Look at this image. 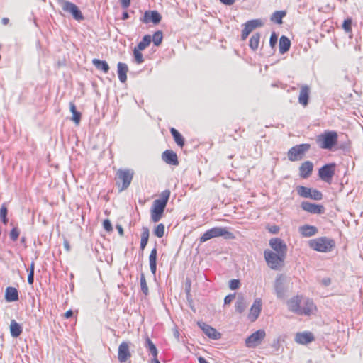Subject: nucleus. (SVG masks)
<instances>
[{
    "mask_svg": "<svg viewBox=\"0 0 363 363\" xmlns=\"http://www.w3.org/2000/svg\"><path fill=\"white\" fill-rule=\"evenodd\" d=\"M149 235H150V231H149L148 228L143 227L142 229L141 240H140V249L142 250H143L145 248V247L148 242Z\"/></svg>",
    "mask_w": 363,
    "mask_h": 363,
    "instance_id": "33",
    "label": "nucleus"
},
{
    "mask_svg": "<svg viewBox=\"0 0 363 363\" xmlns=\"http://www.w3.org/2000/svg\"><path fill=\"white\" fill-rule=\"evenodd\" d=\"M266 333L264 330H258L251 334L245 340L247 347H255L264 340Z\"/></svg>",
    "mask_w": 363,
    "mask_h": 363,
    "instance_id": "13",
    "label": "nucleus"
},
{
    "mask_svg": "<svg viewBox=\"0 0 363 363\" xmlns=\"http://www.w3.org/2000/svg\"><path fill=\"white\" fill-rule=\"evenodd\" d=\"M220 236H225L227 238H234L233 233L229 232L226 228L215 227L206 231L200 238V242H204L211 238Z\"/></svg>",
    "mask_w": 363,
    "mask_h": 363,
    "instance_id": "8",
    "label": "nucleus"
},
{
    "mask_svg": "<svg viewBox=\"0 0 363 363\" xmlns=\"http://www.w3.org/2000/svg\"><path fill=\"white\" fill-rule=\"evenodd\" d=\"M308 246L313 250L320 252H328L333 250L335 242L333 239L328 237H319L310 240Z\"/></svg>",
    "mask_w": 363,
    "mask_h": 363,
    "instance_id": "4",
    "label": "nucleus"
},
{
    "mask_svg": "<svg viewBox=\"0 0 363 363\" xmlns=\"http://www.w3.org/2000/svg\"><path fill=\"white\" fill-rule=\"evenodd\" d=\"M316 143L320 148L331 150L338 143V135L334 130H325L316 137Z\"/></svg>",
    "mask_w": 363,
    "mask_h": 363,
    "instance_id": "3",
    "label": "nucleus"
},
{
    "mask_svg": "<svg viewBox=\"0 0 363 363\" xmlns=\"http://www.w3.org/2000/svg\"><path fill=\"white\" fill-rule=\"evenodd\" d=\"M298 194L303 198H310L313 200L320 201L323 199V194L315 189L298 186L296 188Z\"/></svg>",
    "mask_w": 363,
    "mask_h": 363,
    "instance_id": "11",
    "label": "nucleus"
},
{
    "mask_svg": "<svg viewBox=\"0 0 363 363\" xmlns=\"http://www.w3.org/2000/svg\"><path fill=\"white\" fill-rule=\"evenodd\" d=\"M92 62L99 70H101L104 73H106L109 69V67L106 62L105 61L99 60L98 59H94Z\"/></svg>",
    "mask_w": 363,
    "mask_h": 363,
    "instance_id": "38",
    "label": "nucleus"
},
{
    "mask_svg": "<svg viewBox=\"0 0 363 363\" xmlns=\"http://www.w3.org/2000/svg\"><path fill=\"white\" fill-rule=\"evenodd\" d=\"M240 284V281L238 279H232L230 281L229 287L230 289L235 290L239 288Z\"/></svg>",
    "mask_w": 363,
    "mask_h": 363,
    "instance_id": "47",
    "label": "nucleus"
},
{
    "mask_svg": "<svg viewBox=\"0 0 363 363\" xmlns=\"http://www.w3.org/2000/svg\"><path fill=\"white\" fill-rule=\"evenodd\" d=\"M275 291L278 298H283L284 295V277L282 274L279 275L274 284Z\"/></svg>",
    "mask_w": 363,
    "mask_h": 363,
    "instance_id": "26",
    "label": "nucleus"
},
{
    "mask_svg": "<svg viewBox=\"0 0 363 363\" xmlns=\"http://www.w3.org/2000/svg\"><path fill=\"white\" fill-rule=\"evenodd\" d=\"M9 18H4L2 19V23H3V24H4V25L8 24V23H9Z\"/></svg>",
    "mask_w": 363,
    "mask_h": 363,
    "instance_id": "59",
    "label": "nucleus"
},
{
    "mask_svg": "<svg viewBox=\"0 0 363 363\" xmlns=\"http://www.w3.org/2000/svg\"><path fill=\"white\" fill-rule=\"evenodd\" d=\"M262 308V301L259 298L255 299L253 304L252 305L249 313L248 319L251 322H255L259 317Z\"/></svg>",
    "mask_w": 363,
    "mask_h": 363,
    "instance_id": "17",
    "label": "nucleus"
},
{
    "mask_svg": "<svg viewBox=\"0 0 363 363\" xmlns=\"http://www.w3.org/2000/svg\"><path fill=\"white\" fill-rule=\"evenodd\" d=\"M290 311L299 315H311L317 309L313 300L303 296L296 295L287 301Z\"/></svg>",
    "mask_w": 363,
    "mask_h": 363,
    "instance_id": "1",
    "label": "nucleus"
},
{
    "mask_svg": "<svg viewBox=\"0 0 363 363\" xmlns=\"http://www.w3.org/2000/svg\"><path fill=\"white\" fill-rule=\"evenodd\" d=\"M133 175L134 172L131 169H118L117 171L115 185L118 187L119 192L123 191L130 186Z\"/></svg>",
    "mask_w": 363,
    "mask_h": 363,
    "instance_id": "6",
    "label": "nucleus"
},
{
    "mask_svg": "<svg viewBox=\"0 0 363 363\" xmlns=\"http://www.w3.org/2000/svg\"><path fill=\"white\" fill-rule=\"evenodd\" d=\"M131 352L129 343L123 342L118 347V360L119 363H131Z\"/></svg>",
    "mask_w": 363,
    "mask_h": 363,
    "instance_id": "12",
    "label": "nucleus"
},
{
    "mask_svg": "<svg viewBox=\"0 0 363 363\" xmlns=\"http://www.w3.org/2000/svg\"><path fill=\"white\" fill-rule=\"evenodd\" d=\"M62 9L65 12L72 14L73 18L77 21L84 19V16L78 6L72 2L67 1H64L62 4Z\"/></svg>",
    "mask_w": 363,
    "mask_h": 363,
    "instance_id": "14",
    "label": "nucleus"
},
{
    "mask_svg": "<svg viewBox=\"0 0 363 363\" xmlns=\"http://www.w3.org/2000/svg\"><path fill=\"white\" fill-rule=\"evenodd\" d=\"M10 332L13 337H18L22 333L21 326L15 320L11 321Z\"/></svg>",
    "mask_w": 363,
    "mask_h": 363,
    "instance_id": "30",
    "label": "nucleus"
},
{
    "mask_svg": "<svg viewBox=\"0 0 363 363\" xmlns=\"http://www.w3.org/2000/svg\"><path fill=\"white\" fill-rule=\"evenodd\" d=\"M315 340L312 333L306 331L303 333H297L295 335V341L301 345H306Z\"/></svg>",
    "mask_w": 363,
    "mask_h": 363,
    "instance_id": "21",
    "label": "nucleus"
},
{
    "mask_svg": "<svg viewBox=\"0 0 363 363\" xmlns=\"http://www.w3.org/2000/svg\"><path fill=\"white\" fill-rule=\"evenodd\" d=\"M222 4L228 6L233 5L235 0H219Z\"/></svg>",
    "mask_w": 363,
    "mask_h": 363,
    "instance_id": "53",
    "label": "nucleus"
},
{
    "mask_svg": "<svg viewBox=\"0 0 363 363\" xmlns=\"http://www.w3.org/2000/svg\"><path fill=\"white\" fill-rule=\"evenodd\" d=\"M151 41V36L150 35H145L138 45L135 47L133 50V56L137 64H141L144 62L142 51L150 45Z\"/></svg>",
    "mask_w": 363,
    "mask_h": 363,
    "instance_id": "9",
    "label": "nucleus"
},
{
    "mask_svg": "<svg viewBox=\"0 0 363 363\" xmlns=\"http://www.w3.org/2000/svg\"><path fill=\"white\" fill-rule=\"evenodd\" d=\"M152 40L155 46H159L161 45L163 40V33L162 31L158 30L154 33L152 37H151Z\"/></svg>",
    "mask_w": 363,
    "mask_h": 363,
    "instance_id": "39",
    "label": "nucleus"
},
{
    "mask_svg": "<svg viewBox=\"0 0 363 363\" xmlns=\"http://www.w3.org/2000/svg\"><path fill=\"white\" fill-rule=\"evenodd\" d=\"M263 23L259 19L250 20L244 24V28L242 31L241 39L245 40L249 34L255 28L262 26Z\"/></svg>",
    "mask_w": 363,
    "mask_h": 363,
    "instance_id": "15",
    "label": "nucleus"
},
{
    "mask_svg": "<svg viewBox=\"0 0 363 363\" xmlns=\"http://www.w3.org/2000/svg\"><path fill=\"white\" fill-rule=\"evenodd\" d=\"M103 226H104V228L108 232H111L112 230L111 223L110 220L108 219H106L104 220Z\"/></svg>",
    "mask_w": 363,
    "mask_h": 363,
    "instance_id": "48",
    "label": "nucleus"
},
{
    "mask_svg": "<svg viewBox=\"0 0 363 363\" xmlns=\"http://www.w3.org/2000/svg\"><path fill=\"white\" fill-rule=\"evenodd\" d=\"M164 233H165V227L163 223H160V224L157 225L155 227L154 230H153L154 235L159 238H162L164 235Z\"/></svg>",
    "mask_w": 363,
    "mask_h": 363,
    "instance_id": "40",
    "label": "nucleus"
},
{
    "mask_svg": "<svg viewBox=\"0 0 363 363\" xmlns=\"http://www.w3.org/2000/svg\"><path fill=\"white\" fill-rule=\"evenodd\" d=\"M145 347L148 349V350L152 355V359H157V350L154 343L152 342V341L148 337L145 340Z\"/></svg>",
    "mask_w": 363,
    "mask_h": 363,
    "instance_id": "35",
    "label": "nucleus"
},
{
    "mask_svg": "<svg viewBox=\"0 0 363 363\" xmlns=\"http://www.w3.org/2000/svg\"><path fill=\"white\" fill-rule=\"evenodd\" d=\"M200 326L205 334L209 337L215 340L220 338V334L218 333L215 328L205 323H203L202 325H200Z\"/></svg>",
    "mask_w": 363,
    "mask_h": 363,
    "instance_id": "27",
    "label": "nucleus"
},
{
    "mask_svg": "<svg viewBox=\"0 0 363 363\" xmlns=\"http://www.w3.org/2000/svg\"><path fill=\"white\" fill-rule=\"evenodd\" d=\"M269 245L275 253L286 255L287 245L281 238H274L270 239Z\"/></svg>",
    "mask_w": 363,
    "mask_h": 363,
    "instance_id": "16",
    "label": "nucleus"
},
{
    "mask_svg": "<svg viewBox=\"0 0 363 363\" xmlns=\"http://www.w3.org/2000/svg\"><path fill=\"white\" fill-rule=\"evenodd\" d=\"M7 212H8V210H7L6 205L3 204L0 208V217L1 218L2 222L4 224H6L8 223V219L6 217Z\"/></svg>",
    "mask_w": 363,
    "mask_h": 363,
    "instance_id": "42",
    "label": "nucleus"
},
{
    "mask_svg": "<svg viewBox=\"0 0 363 363\" xmlns=\"http://www.w3.org/2000/svg\"><path fill=\"white\" fill-rule=\"evenodd\" d=\"M162 20V16L157 11H146L144 13L142 21L144 23H149L150 22L154 24L159 23Z\"/></svg>",
    "mask_w": 363,
    "mask_h": 363,
    "instance_id": "19",
    "label": "nucleus"
},
{
    "mask_svg": "<svg viewBox=\"0 0 363 363\" xmlns=\"http://www.w3.org/2000/svg\"><path fill=\"white\" fill-rule=\"evenodd\" d=\"M169 196L170 191L166 189L160 194V199L153 201L150 209V216L152 222L157 223L162 218Z\"/></svg>",
    "mask_w": 363,
    "mask_h": 363,
    "instance_id": "2",
    "label": "nucleus"
},
{
    "mask_svg": "<svg viewBox=\"0 0 363 363\" xmlns=\"http://www.w3.org/2000/svg\"><path fill=\"white\" fill-rule=\"evenodd\" d=\"M286 256V255L275 253L270 250H266L264 252V257L267 266L274 270H279L284 267Z\"/></svg>",
    "mask_w": 363,
    "mask_h": 363,
    "instance_id": "5",
    "label": "nucleus"
},
{
    "mask_svg": "<svg viewBox=\"0 0 363 363\" xmlns=\"http://www.w3.org/2000/svg\"><path fill=\"white\" fill-rule=\"evenodd\" d=\"M63 245H64L65 249L67 252H69L70 250V249H71L70 245H69V241L67 240H66V239L64 240Z\"/></svg>",
    "mask_w": 363,
    "mask_h": 363,
    "instance_id": "54",
    "label": "nucleus"
},
{
    "mask_svg": "<svg viewBox=\"0 0 363 363\" xmlns=\"http://www.w3.org/2000/svg\"><path fill=\"white\" fill-rule=\"evenodd\" d=\"M314 165L311 161L302 162L298 167V174L300 178L306 179L311 177L313 173Z\"/></svg>",
    "mask_w": 363,
    "mask_h": 363,
    "instance_id": "18",
    "label": "nucleus"
},
{
    "mask_svg": "<svg viewBox=\"0 0 363 363\" xmlns=\"http://www.w3.org/2000/svg\"><path fill=\"white\" fill-rule=\"evenodd\" d=\"M73 315V312L72 310H68L67 311L65 312V313L64 314V316L65 318H71L72 316Z\"/></svg>",
    "mask_w": 363,
    "mask_h": 363,
    "instance_id": "55",
    "label": "nucleus"
},
{
    "mask_svg": "<svg viewBox=\"0 0 363 363\" xmlns=\"http://www.w3.org/2000/svg\"><path fill=\"white\" fill-rule=\"evenodd\" d=\"M310 148L311 145L308 143L296 145L289 150L287 152L288 159L291 162L301 160Z\"/></svg>",
    "mask_w": 363,
    "mask_h": 363,
    "instance_id": "7",
    "label": "nucleus"
},
{
    "mask_svg": "<svg viewBox=\"0 0 363 363\" xmlns=\"http://www.w3.org/2000/svg\"><path fill=\"white\" fill-rule=\"evenodd\" d=\"M291 46L289 39L286 36H281L279 39V52L284 54L286 52Z\"/></svg>",
    "mask_w": 363,
    "mask_h": 363,
    "instance_id": "31",
    "label": "nucleus"
},
{
    "mask_svg": "<svg viewBox=\"0 0 363 363\" xmlns=\"http://www.w3.org/2000/svg\"><path fill=\"white\" fill-rule=\"evenodd\" d=\"M342 28L346 33L352 32V20L350 18L345 19L342 23Z\"/></svg>",
    "mask_w": 363,
    "mask_h": 363,
    "instance_id": "44",
    "label": "nucleus"
},
{
    "mask_svg": "<svg viewBox=\"0 0 363 363\" xmlns=\"http://www.w3.org/2000/svg\"><path fill=\"white\" fill-rule=\"evenodd\" d=\"M153 363H160L157 359H152Z\"/></svg>",
    "mask_w": 363,
    "mask_h": 363,
    "instance_id": "60",
    "label": "nucleus"
},
{
    "mask_svg": "<svg viewBox=\"0 0 363 363\" xmlns=\"http://www.w3.org/2000/svg\"><path fill=\"white\" fill-rule=\"evenodd\" d=\"M69 108L72 113V120L75 123L76 125H79L81 120V113L77 111L76 106L73 102L69 104Z\"/></svg>",
    "mask_w": 363,
    "mask_h": 363,
    "instance_id": "34",
    "label": "nucleus"
},
{
    "mask_svg": "<svg viewBox=\"0 0 363 363\" xmlns=\"http://www.w3.org/2000/svg\"><path fill=\"white\" fill-rule=\"evenodd\" d=\"M234 298L235 294H229L226 296L224 299L225 304H230Z\"/></svg>",
    "mask_w": 363,
    "mask_h": 363,
    "instance_id": "51",
    "label": "nucleus"
},
{
    "mask_svg": "<svg viewBox=\"0 0 363 363\" xmlns=\"http://www.w3.org/2000/svg\"><path fill=\"white\" fill-rule=\"evenodd\" d=\"M335 163H330L323 165L318 170V176L323 182L331 184L335 171Z\"/></svg>",
    "mask_w": 363,
    "mask_h": 363,
    "instance_id": "10",
    "label": "nucleus"
},
{
    "mask_svg": "<svg viewBox=\"0 0 363 363\" xmlns=\"http://www.w3.org/2000/svg\"><path fill=\"white\" fill-rule=\"evenodd\" d=\"M299 232L303 237H311L318 233V228L313 225H303L299 228Z\"/></svg>",
    "mask_w": 363,
    "mask_h": 363,
    "instance_id": "25",
    "label": "nucleus"
},
{
    "mask_svg": "<svg viewBox=\"0 0 363 363\" xmlns=\"http://www.w3.org/2000/svg\"><path fill=\"white\" fill-rule=\"evenodd\" d=\"M19 230L17 228H13L10 232V238L13 241L17 240L19 236Z\"/></svg>",
    "mask_w": 363,
    "mask_h": 363,
    "instance_id": "46",
    "label": "nucleus"
},
{
    "mask_svg": "<svg viewBox=\"0 0 363 363\" xmlns=\"http://www.w3.org/2000/svg\"><path fill=\"white\" fill-rule=\"evenodd\" d=\"M301 206L303 211L311 213L321 214L325 211V208L323 206L311 203L308 201L302 202Z\"/></svg>",
    "mask_w": 363,
    "mask_h": 363,
    "instance_id": "20",
    "label": "nucleus"
},
{
    "mask_svg": "<svg viewBox=\"0 0 363 363\" xmlns=\"http://www.w3.org/2000/svg\"><path fill=\"white\" fill-rule=\"evenodd\" d=\"M246 308L245 302L243 299L238 301L235 304V309L239 313H242Z\"/></svg>",
    "mask_w": 363,
    "mask_h": 363,
    "instance_id": "45",
    "label": "nucleus"
},
{
    "mask_svg": "<svg viewBox=\"0 0 363 363\" xmlns=\"http://www.w3.org/2000/svg\"><path fill=\"white\" fill-rule=\"evenodd\" d=\"M121 4L123 8L126 9L130 4V0H120Z\"/></svg>",
    "mask_w": 363,
    "mask_h": 363,
    "instance_id": "52",
    "label": "nucleus"
},
{
    "mask_svg": "<svg viewBox=\"0 0 363 363\" xmlns=\"http://www.w3.org/2000/svg\"><path fill=\"white\" fill-rule=\"evenodd\" d=\"M310 89L307 85L301 87L298 96V102L304 107L308 105L309 99Z\"/></svg>",
    "mask_w": 363,
    "mask_h": 363,
    "instance_id": "24",
    "label": "nucleus"
},
{
    "mask_svg": "<svg viewBox=\"0 0 363 363\" xmlns=\"http://www.w3.org/2000/svg\"><path fill=\"white\" fill-rule=\"evenodd\" d=\"M140 287H141V290H142L143 293L145 295H147L149 292V290H148V287L147 285L145 277L143 274H142L140 276Z\"/></svg>",
    "mask_w": 363,
    "mask_h": 363,
    "instance_id": "41",
    "label": "nucleus"
},
{
    "mask_svg": "<svg viewBox=\"0 0 363 363\" xmlns=\"http://www.w3.org/2000/svg\"><path fill=\"white\" fill-rule=\"evenodd\" d=\"M128 17H129V15H128V12L127 11L123 12L122 19L125 20V19L128 18Z\"/></svg>",
    "mask_w": 363,
    "mask_h": 363,
    "instance_id": "57",
    "label": "nucleus"
},
{
    "mask_svg": "<svg viewBox=\"0 0 363 363\" xmlns=\"http://www.w3.org/2000/svg\"><path fill=\"white\" fill-rule=\"evenodd\" d=\"M5 300L7 302H14L19 299L18 290L13 286H8L5 290Z\"/></svg>",
    "mask_w": 363,
    "mask_h": 363,
    "instance_id": "23",
    "label": "nucleus"
},
{
    "mask_svg": "<svg viewBox=\"0 0 363 363\" xmlns=\"http://www.w3.org/2000/svg\"><path fill=\"white\" fill-rule=\"evenodd\" d=\"M277 36L276 35L275 33H272L271 34V36H270V39H269V43H270V45L273 48L274 47V45H276L277 43Z\"/></svg>",
    "mask_w": 363,
    "mask_h": 363,
    "instance_id": "50",
    "label": "nucleus"
},
{
    "mask_svg": "<svg viewBox=\"0 0 363 363\" xmlns=\"http://www.w3.org/2000/svg\"><path fill=\"white\" fill-rule=\"evenodd\" d=\"M34 269L35 262H32L30 267V272L28 276V282L29 284H33L34 281Z\"/></svg>",
    "mask_w": 363,
    "mask_h": 363,
    "instance_id": "43",
    "label": "nucleus"
},
{
    "mask_svg": "<svg viewBox=\"0 0 363 363\" xmlns=\"http://www.w3.org/2000/svg\"><path fill=\"white\" fill-rule=\"evenodd\" d=\"M199 363H208V362L205 359V358H203V357H199Z\"/></svg>",
    "mask_w": 363,
    "mask_h": 363,
    "instance_id": "58",
    "label": "nucleus"
},
{
    "mask_svg": "<svg viewBox=\"0 0 363 363\" xmlns=\"http://www.w3.org/2000/svg\"><path fill=\"white\" fill-rule=\"evenodd\" d=\"M170 132H171L172 135L174 138L175 143L179 147H183L184 145V139L183 136L174 128H171Z\"/></svg>",
    "mask_w": 363,
    "mask_h": 363,
    "instance_id": "32",
    "label": "nucleus"
},
{
    "mask_svg": "<svg viewBox=\"0 0 363 363\" xmlns=\"http://www.w3.org/2000/svg\"><path fill=\"white\" fill-rule=\"evenodd\" d=\"M116 228H117V230H118V232L119 235H120L121 236H123V234H124V233H123V228H122L121 225H117V226H116Z\"/></svg>",
    "mask_w": 363,
    "mask_h": 363,
    "instance_id": "56",
    "label": "nucleus"
},
{
    "mask_svg": "<svg viewBox=\"0 0 363 363\" xmlns=\"http://www.w3.org/2000/svg\"><path fill=\"white\" fill-rule=\"evenodd\" d=\"M128 67L126 64L119 62L118 64V76L121 82H126Z\"/></svg>",
    "mask_w": 363,
    "mask_h": 363,
    "instance_id": "28",
    "label": "nucleus"
},
{
    "mask_svg": "<svg viewBox=\"0 0 363 363\" xmlns=\"http://www.w3.org/2000/svg\"><path fill=\"white\" fill-rule=\"evenodd\" d=\"M162 158L168 164L174 166L179 164L178 157L172 150H165L162 155Z\"/></svg>",
    "mask_w": 363,
    "mask_h": 363,
    "instance_id": "22",
    "label": "nucleus"
},
{
    "mask_svg": "<svg viewBox=\"0 0 363 363\" xmlns=\"http://www.w3.org/2000/svg\"><path fill=\"white\" fill-rule=\"evenodd\" d=\"M157 255L156 247L153 248L149 255L150 268L152 274H155L157 269Z\"/></svg>",
    "mask_w": 363,
    "mask_h": 363,
    "instance_id": "29",
    "label": "nucleus"
},
{
    "mask_svg": "<svg viewBox=\"0 0 363 363\" xmlns=\"http://www.w3.org/2000/svg\"><path fill=\"white\" fill-rule=\"evenodd\" d=\"M286 15V12L285 11H275L271 16V21L277 24H281L282 19Z\"/></svg>",
    "mask_w": 363,
    "mask_h": 363,
    "instance_id": "36",
    "label": "nucleus"
},
{
    "mask_svg": "<svg viewBox=\"0 0 363 363\" xmlns=\"http://www.w3.org/2000/svg\"><path fill=\"white\" fill-rule=\"evenodd\" d=\"M260 35L259 33H255L250 39L249 46L252 50H257L259 45Z\"/></svg>",
    "mask_w": 363,
    "mask_h": 363,
    "instance_id": "37",
    "label": "nucleus"
},
{
    "mask_svg": "<svg viewBox=\"0 0 363 363\" xmlns=\"http://www.w3.org/2000/svg\"><path fill=\"white\" fill-rule=\"evenodd\" d=\"M267 230L269 233L272 234H277L279 232V227L276 225H273L268 226Z\"/></svg>",
    "mask_w": 363,
    "mask_h": 363,
    "instance_id": "49",
    "label": "nucleus"
}]
</instances>
